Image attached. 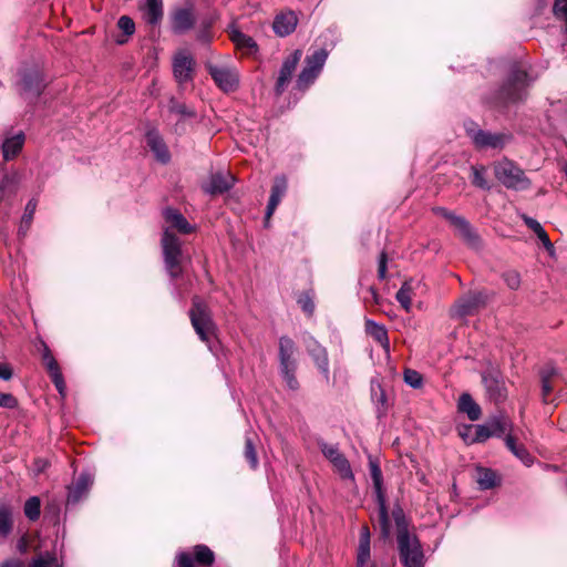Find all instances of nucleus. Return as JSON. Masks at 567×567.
<instances>
[{"mask_svg": "<svg viewBox=\"0 0 567 567\" xmlns=\"http://www.w3.org/2000/svg\"><path fill=\"white\" fill-rule=\"evenodd\" d=\"M168 112L171 114L177 115L181 120L196 116L194 109L187 106L185 103L179 102L175 97H171L168 101Z\"/></svg>", "mask_w": 567, "mask_h": 567, "instance_id": "obj_36", "label": "nucleus"}, {"mask_svg": "<svg viewBox=\"0 0 567 567\" xmlns=\"http://www.w3.org/2000/svg\"><path fill=\"white\" fill-rule=\"evenodd\" d=\"M445 220H447L457 230L458 236L468 247L473 249H478L481 247L480 236L464 217L450 210Z\"/></svg>", "mask_w": 567, "mask_h": 567, "instance_id": "obj_16", "label": "nucleus"}, {"mask_svg": "<svg viewBox=\"0 0 567 567\" xmlns=\"http://www.w3.org/2000/svg\"><path fill=\"white\" fill-rule=\"evenodd\" d=\"M233 186V177L223 173L210 176L209 184L204 188L206 193L216 195L229 190Z\"/></svg>", "mask_w": 567, "mask_h": 567, "instance_id": "obj_27", "label": "nucleus"}, {"mask_svg": "<svg viewBox=\"0 0 567 567\" xmlns=\"http://www.w3.org/2000/svg\"><path fill=\"white\" fill-rule=\"evenodd\" d=\"M472 184L481 189H489L491 186L486 179V168L484 166L472 167Z\"/></svg>", "mask_w": 567, "mask_h": 567, "instance_id": "obj_42", "label": "nucleus"}, {"mask_svg": "<svg viewBox=\"0 0 567 567\" xmlns=\"http://www.w3.org/2000/svg\"><path fill=\"white\" fill-rule=\"evenodd\" d=\"M18 400L11 393L0 392V408L4 409H16L18 408Z\"/></svg>", "mask_w": 567, "mask_h": 567, "instance_id": "obj_51", "label": "nucleus"}, {"mask_svg": "<svg viewBox=\"0 0 567 567\" xmlns=\"http://www.w3.org/2000/svg\"><path fill=\"white\" fill-rule=\"evenodd\" d=\"M13 529L12 507L0 504V539H6Z\"/></svg>", "mask_w": 567, "mask_h": 567, "instance_id": "obj_34", "label": "nucleus"}, {"mask_svg": "<svg viewBox=\"0 0 567 567\" xmlns=\"http://www.w3.org/2000/svg\"><path fill=\"white\" fill-rule=\"evenodd\" d=\"M513 454L526 465H529L532 463V456L523 445H518V447Z\"/></svg>", "mask_w": 567, "mask_h": 567, "instance_id": "obj_55", "label": "nucleus"}, {"mask_svg": "<svg viewBox=\"0 0 567 567\" xmlns=\"http://www.w3.org/2000/svg\"><path fill=\"white\" fill-rule=\"evenodd\" d=\"M392 517L396 527V543L400 561L404 567H424L425 555L416 534L409 528V520L401 508L395 506Z\"/></svg>", "mask_w": 567, "mask_h": 567, "instance_id": "obj_2", "label": "nucleus"}, {"mask_svg": "<svg viewBox=\"0 0 567 567\" xmlns=\"http://www.w3.org/2000/svg\"><path fill=\"white\" fill-rule=\"evenodd\" d=\"M298 303L300 305L301 309L307 312L308 315H312L315 310V303L312 299L308 295H303L298 299Z\"/></svg>", "mask_w": 567, "mask_h": 567, "instance_id": "obj_53", "label": "nucleus"}, {"mask_svg": "<svg viewBox=\"0 0 567 567\" xmlns=\"http://www.w3.org/2000/svg\"><path fill=\"white\" fill-rule=\"evenodd\" d=\"M538 375L542 389V400L545 404L551 403L554 401V399H551V394L556 388L560 372L554 364L547 363L539 370Z\"/></svg>", "mask_w": 567, "mask_h": 567, "instance_id": "obj_17", "label": "nucleus"}, {"mask_svg": "<svg viewBox=\"0 0 567 567\" xmlns=\"http://www.w3.org/2000/svg\"><path fill=\"white\" fill-rule=\"evenodd\" d=\"M522 219L525 223V225L535 233V235L543 243L547 251L551 254L554 251V245L551 244L544 227L536 219L525 214L522 215Z\"/></svg>", "mask_w": 567, "mask_h": 567, "instance_id": "obj_31", "label": "nucleus"}, {"mask_svg": "<svg viewBox=\"0 0 567 567\" xmlns=\"http://www.w3.org/2000/svg\"><path fill=\"white\" fill-rule=\"evenodd\" d=\"M287 179L285 176H277L274 179V185L271 187V194L269 197V202L266 208V218H270L277 206L279 205L281 198L287 192Z\"/></svg>", "mask_w": 567, "mask_h": 567, "instance_id": "obj_25", "label": "nucleus"}, {"mask_svg": "<svg viewBox=\"0 0 567 567\" xmlns=\"http://www.w3.org/2000/svg\"><path fill=\"white\" fill-rule=\"evenodd\" d=\"M24 142L25 135L22 131L13 135L7 133L1 145L3 161L14 159L21 153Z\"/></svg>", "mask_w": 567, "mask_h": 567, "instance_id": "obj_21", "label": "nucleus"}, {"mask_svg": "<svg viewBox=\"0 0 567 567\" xmlns=\"http://www.w3.org/2000/svg\"><path fill=\"white\" fill-rule=\"evenodd\" d=\"M466 132L474 145L480 150H501L511 140V135L506 133H491L480 128H467Z\"/></svg>", "mask_w": 567, "mask_h": 567, "instance_id": "obj_13", "label": "nucleus"}, {"mask_svg": "<svg viewBox=\"0 0 567 567\" xmlns=\"http://www.w3.org/2000/svg\"><path fill=\"white\" fill-rule=\"evenodd\" d=\"M209 75L225 93L235 92L239 86V74L229 66L208 65Z\"/></svg>", "mask_w": 567, "mask_h": 567, "instance_id": "obj_14", "label": "nucleus"}, {"mask_svg": "<svg viewBox=\"0 0 567 567\" xmlns=\"http://www.w3.org/2000/svg\"><path fill=\"white\" fill-rule=\"evenodd\" d=\"M319 449L323 456L329 460L331 463H333L336 460H338L343 454L339 451L337 445H331L326 443L324 441L318 442Z\"/></svg>", "mask_w": 567, "mask_h": 567, "instance_id": "obj_47", "label": "nucleus"}, {"mask_svg": "<svg viewBox=\"0 0 567 567\" xmlns=\"http://www.w3.org/2000/svg\"><path fill=\"white\" fill-rule=\"evenodd\" d=\"M495 178L506 188L526 190L532 182L525 172L513 161L504 157L493 165Z\"/></svg>", "mask_w": 567, "mask_h": 567, "instance_id": "obj_7", "label": "nucleus"}, {"mask_svg": "<svg viewBox=\"0 0 567 567\" xmlns=\"http://www.w3.org/2000/svg\"><path fill=\"white\" fill-rule=\"evenodd\" d=\"M489 300V296L486 291H470L456 300L451 308L452 318H465L474 316L482 308H484Z\"/></svg>", "mask_w": 567, "mask_h": 567, "instance_id": "obj_9", "label": "nucleus"}, {"mask_svg": "<svg viewBox=\"0 0 567 567\" xmlns=\"http://www.w3.org/2000/svg\"><path fill=\"white\" fill-rule=\"evenodd\" d=\"M93 484L89 473H81L68 487V504H76L85 497Z\"/></svg>", "mask_w": 567, "mask_h": 567, "instance_id": "obj_20", "label": "nucleus"}, {"mask_svg": "<svg viewBox=\"0 0 567 567\" xmlns=\"http://www.w3.org/2000/svg\"><path fill=\"white\" fill-rule=\"evenodd\" d=\"M163 217L168 225L163 229L161 247L165 270L169 277L175 280L183 276V248L181 239L172 231L188 235L195 231V226L190 225L185 216L175 208L166 207L163 210Z\"/></svg>", "mask_w": 567, "mask_h": 567, "instance_id": "obj_1", "label": "nucleus"}, {"mask_svg": "<svg viewBox=\"0 0 567 567\" xmlns=\"http://www.w3.org/2000/svg\"><path fill=\"white\" fill-rule=\"evenodd\" d=\"M229 38L237 49L246 51L247 53H252L258 50L256 41L237 29L230 31Z\"/></svg>", "mask_w": 567, "mask_h": 567, "instance_id": "obj_32", "label": "nucleus"}, {"mask_svg": "<svg viewBox=\"0 0 567 567\" xmlns=\"http://www.w3.org/2000/svg\"><path fill=\"white\" fill-rule=\"evenodd\" d=\"M487 427H489V431L493 436H502L505 434L509 426V421L505 416H499L493 419L491 422L486 424Z\"/></svg>", "mask_w": 567, "mask_h": 567, "instance_id": "obj_43", "label": "nucleus"}, {"mask_svg": "<svg viewBox=\"0 0 567 567\" xmlns=\"http://www.w3.org/2000/svg\"><path fill=\"white\" fill-rule=\"evenodd\" d=\"M278 361L279 374L286 383V386L291 391H297L300 386L297 379V346L288 336H281L278 340Z\"/></svg>", "mask_w": 567, "mask_h": 567, "instance_id": "obj_5", "label": "nucleus"}, {"mask_svg": "<svg viewBox=\"0 0 567 567\" xmlns=\"http://www.w3.org/2000/svg\"><path fill=\"white\" fill-rule=\"evenodd\" d=\"M306 349L308 354L313 360L316 367L328 381L330 377L329 371V358L328 351L324 347H322L316 339L310 338L307 341Z\"/></svg>", "mask_w": 567, "mask_h": 567, "instance_id": "obj_18", "label": "nucleus"}, {"mask_svg": "<svg viewBox=\"0 0 567 567\" xmlns=\"http://www.w3.org/2000/svg\"><path fill=\"white\" fill-rule=\"evenodd\" d=\"M505 444L512 453H514L516 451V449L518 447V444H517L515 437L509 434L505 437Z\"/></svg>", "mask_w": 567, "mask_h": 567, "instance_id": "obj_59", "label": "nucleus"}, {"mask_svg": "<svg viewBox=\"0 0 567 567\" xmlns=\"http://www.w3.org/2000/svg\"><path fill=\"white\" fill-rule=\"evenodd\" d=\"M365 331L371 336L386 352L390 351V340L388 330L383 324H379L371 319L365 320Z\"/></svg>", "mask_w": 567, "mask_h": 567, "instance_id": "obj_28", "label": "nucleus"}, {"mask_svg": "<svg viewBox=\"0 0 567 567\" xmlns=\"http://www.w3.org/2000/svg\"><path fill=\"white\" fill-rule=\"evenodd\" d=\"M18 548L20 551H25V548H27V544H25V539L24 538H21L18 543Z\"/></svg>", "mask_w": 567, "mask_h": 567, "instance_id": "obj_64", "label": "nucleus"}, {"mask_svg": "<svg viewBox=\"0 0 567 567\" xmlns=\"http://www.w3.org/2000/svg\"><path fill=\"white\" fill-rule=\"evenodd\" d=\"M460 412L465 413L471 421H477L482 415L480 405L473 400L470 393H463L457 403Z\"/></svg>", "mask_w": 567, "mask_h": 567, "instance_id": "obj_29", "label": "nucleus"}, {"mask_svg": "<svg viewBox=\"0 0 567 567\" xmlns=\"http://www.w3.org/2000/svg\"><path fill=\"white\" fill-rule=\"evenodd\" d=\"M502 279L511 290H518L522 285L520 274L515 269L504 271Z\"/></svg>", "mask_w": 567, "mask_h": 567, "instance_id": "obj_45", "label": "nucleus"}, {"mask_svg": "<svg viewBox=\"0 0 567 567\" xmlns=\"http://www.w3.org/2000/svg\"><path fill=\"white\" fill-rule=\"evenodd\" d=\"M554 17L565 23V32L567 34V0H555L553 4Z\"/></svg>", "mask_w": 567, "mask_h": 567, "instance_id": "obj_48", "label": "nucleus"}, {"mask_svg": "<svg viewBox=\"0 0 567 567\" xmlns=\"http://www.w3.org/2000/svg\"><path fill=\"white\" fill-rule=\"evenodd\" d=\"M50 463L44 460V458H37L34 462H33V471L35 472L37 475L43 473L48 467H49Z\"/></svg>", "mask_w": 567, "mask_h": 567, "instance_id": "obj_58", "label": "nucleus"}, {"mask_svg": "<svg viewBox=\"0 0 567 567\" xmlns=\"http://www.w3.org/2000/svg\"><path fill=\"white\" fill-rule=\"evenodd\" d=\"M22 561L19 559H8L3 561L0 567H22Z\"/></svg>", "mask_w": 567, "mask_h": 567, "instance_id": "obj_62", "label": "nucleus"}, {"mask_svg": "<svg viewBox=\"0 0 567 567\" xmlns=\"http://www.w3.org/2000/svg\"><path fill=\"white\" fill-rule=\"evenodd\" d=\"M147 146L154 153L156 159L163 164H167L171 159L169 151L161 136L159 132L150 126L145 133Z\"/></svg>", "mask_w": 567, "mask_h": 567, "instance_id": "obj_19", "label": "nucleus"}, {"mask_svg": "<svg viewBox=\"0 0 567 567\" xmlns=\"http://www.w3.org/2000/svg\"><path fill=\"white\" fill-rule=\"evenodd\" d=\"M298 24V18L293 11L281 12L276 16L272 29L279 37H287L291 34Z\"/></svg>", "mask_w": 567, "mask_h": 567, "instance_id": "obj_24", "label": "nucleus"}, {"mask_svg": "<svg viewBox=\"0 0 567 567\" xmlns=\"http://www.w3.org/2000/svg\"><path fill=\"white\" fill-rule=\"evenodd\" d=\"M13 377V370L8 363L0 362V380L9 381Z\"/></svg>", "mask_w": 567, "mask_h": 567, "instance_id": "obj_57", "label": "nucleus"}, {"mask_svg": "<svg viewBox=\"0 0 567 567\" xmlns=\"http://www.w3.org/2000/svg\"><path fill=\"white\" fill-rule=\"evenodd\" d=\"M117 27L125 35H132L135 32V23L128 16H122L117 21Z\"/></svg>", "mask_w": 567, "mask_h": 567, "instance_id": "obj_49", "label": "nucleus"}, {"mask_svg": "<svg viewBox=\"0 0 567 567\" xmlns=\"http://www.w3.org/2000/svg\"><path fill=\"white\" fill-rule=\"evenodd\" d=\"M403 379L413 389H421L423 386V377L416 370L405 369L403 371Z\"/></svg>", "mask_w": 567, "mask_h": 567, "instance_id": "obj_46", "label": "nucleus"}, {"mask_svg": "<svg viewBox=\"0 0 567 567\" xmlns=\"http://www.w3.org/2000/svg\"><path fill=\"white\" fill-rule=\"evenodd\" d=\"M140 9L147 24L157 25L162 22L164 17L163 0H145Z\"/></svg>", "mask_w": 567, "mask_h": 567, "instance_id": "obj_26", "label": "nucleus"}, {"mask_svg": "<svg viewBox=\"0 0 567 567\" xmlns=\"http://www.w3.org/2000/svg\"><path fill=\"white\" fill-rule=\"evenodd\" d=\"M491 436L493 435L489 431V427H487L486 424H481L476 426V436L474 440L475 442H484Z\"/></svg>", "mask_w": 567, "mask_h": 567, "instance_id": "obj_54", "label": "nucleus"}, {"mask_svg": "<svg viewBox=\"0 0 567 567\" xmlns=\"http://www.w3.org/2000/svg\"><path fill=\"white\" fill-rule=\"evenodd\" d=\"M527 79L528 74L526 71L518 68L513 69L506 81L493 94L492 105L501 110L524 101L527 96Z\"/></svg>", "mask_w": 567, "mask_h": 567, "instance_id": "obj_3", "label": "nucleus"}, {"mask_svg": "<svg viewBox=\"0 0 567 567\" xmlns=\"http://www.w3.org/2000/svg\"><path fill=\"white\" fill-rule=\"evenodd\" d=\"M364 540L367 542V545H370V532L367 526H364L361 530L359 544H363Z\"/></svg>", "mask_w": 567, "mask_h": 567, "instance_id": "obj_61", "label": "nucleus"}, {"mask_svg": "<svg viewBox=\"0 0 567 567\" xmlns=\"http://www.w3.org/2000/svg\"><path fill=\"white\" fill-rule=\"evenodd\" d=\"M194 59L190 55L179 54L174 59L173 72L178 83H185L193 79Z\"/></svg>", "mask_w": 567, "mask_h": 567, "instance_id": "obj_23", "label": "nucleus"}, {"mask_svg": "<svg viewBox=\"0 0 567 567\" xmlns=\"http://www.w3.org/2000/svg\"><path fill=\"white\" fill-rule=\"evenodd\" d=\"M244 456L252 470H256L258 467L256 444L250 436H246L245 439Z\"/></svg>", "mask_w": 567, "mask_h": 567, "instance_id": "obj_41", "label": "nucleus"}, {"mask_svg": "<svg viewBox=\"0 0 567 567\" xmlns=\"http://www.w3.org/2000/svg\"><path fill=\"white\" fill-rule=\"evenodd\" d=\"M301 56L302 50L296 49L284 59L274 87L277 96H281L291 82Z\"/></svg>", "mask_w": 567, "mask_h": 567, "instance_id": "obj_12", "label": "nucleus"}, {"mask_svg": "<svg viewBox=\"0 0 567 567\" xmlns=\"http://www.w3.org/2000/svg\"><path fill=\"white\" fill-rule=\"evenodd\" d=\"M20 177L17 172L8 173L4 165L0 164V190L13 195L19 186Z\"/></svg>", "mask_w": 567, "mask_h": 567, "instance_id": "obj_33", "label": "nucleus"}, {"mask_svg": "<svg viewBox=\"0 0 567 567\" xmlns=\"http://www.w3.org/2000/svg\"><path fill=\"white\" fill-rule=\"evenodd\" d=\"M332 465L342 478L354 480V475L351 470V465L344 455H342L338 460H336L332 463Z\"/></svg>", "mask_w": 567, "mask_h": 567, "instance_id": "obj_44", "label": "nucleus"}, {"mask_svg": "<svg viewBox=\"0 0 567 567\" xmlns=\"http://www.w3.org/2000/svg\"><path fill=\"white\" fill-rule=\"evenodd\" d=\"M370 559V545H367L364 540L363 544H359L358 553H357V565H367Z\"/></svg>", "mask_w": 567, "mask_h": 567, "instance_id": "obj_50", "label": "nucleus"}, {"mask_svg": "<svg viewBox=\"0 0 567 567\" xmlns=\"http://www.w3.org/2000/svg\"><path fill=\"white\" fill-rule=\"evenodd\" d=\"M22 87L25 92L39 96L44 89V83L41 74L38 71H30L23 74L21 80Z\"/></svg>", "mask_w": 567, "mask_h": 567, "instance_id": "obj_30", "label": "nucleus"}, {"mask_svg": "<svg viewBox=\"0 0 567 567\" xmlns=\"http://www.w3.org/2000/svg\"><path fill=\"white\" fill-rule=\"evenodd\" d=\"M172 30L176 34L185 33L195 24V17L192 9L178 8L171 16Z\"/></svg>", "mask_w": 567, "mask_h": 567, "instance_id": "obj_22", "label": "nucleus"}, {"mask_svg": "<svg viewBox=\"0 0 567 567\" xmlns=\"http://www.w3.org/2000/svg\"><path fill=\"white\" fill-rule=\"evenodd\" d=\"M188 316L196 334L210 349L213 340L217 337V326L210 308L200 297L194 296Z\"/></svg>", "mask_w": 567, "mask_h": 567, "instance_id": "obj_4", "label": "nucleus"}, {"mask_svg": "<svg viewBox=\"0 0 567 567\" xmlns=\"http://www.w3.org/2000/svg\"><path fill=\"white\" fill-rule=\"evenodd\" d=\"M432 212L434 215L440 216L445 219L450 210L442 206H435L432 208Z\"/></svg>", "mask_w": 567, "mask_h": 567, "instance_id": "obj_60", "label": "nucleus"}, {"mask_svg": "<svg viewBox=\"0 0 567 567\" xmlns=\"http://www.w3.org/2000/svg\"><path fill=\"white\" fill-rule=\"evenodd\" d=\"M369 471L373 482L375 502L379 507L378 524L382 538H388L391 534L390 518L386 506L385 493L383 489V476L380 464L375 457L369 455Z\"/></svg>", "mask_w": 567, "mask_h": 567, "instance_id": "obj_6", "label": "nucleus"}, {"mask_svg": "<svg viewBox=\"0 0 567 567\" xmlns=\"http://www.w3.org/2000/svg\"><path fill=\"white\" fill-rule=\"evenodd\" d=\"M367 292L369 293V297L368 296L364 297V301L367 303L373 302L374 305H379L381 302V297L379 296L377 288H374L373 286H370L367 289Z\"/></svg>", "mask_w": 567, "mask_h": 567, "instance_id": "obj_56", "label": "nucleus"}, {"mask_svg": "<svg viewBox=\"0 0 567 567\" xmlns=\"http://www.w3.org/2000/svg\"><path fill=\"white\" fill-rule=\"evenodd\" d=\"M178 567H212L215 563L214 551L206 545H196L188 551H181L176 556Z\"/></svg>", "mask_w": 567, "mask_h": 567, "instance_id": "obj_11", "label": "nucleus"}, {"mask_svg": "<svg viewBox=\"0 0 567 567\" xmlns=\"http://www.w3.org/2000/svg\"><path fill=\"white\" fill-rule=\"evenodd\" d=\"M476 482L481 489L493 488L497 484L496 473L489 468H478Z\"/></svg>", "mask_w": 567, "mask_h": 567, "instance_id": "obj_38", "label": "nucleus"}, {"mask_svg": "<svg viewBox=\"0 0 567 567\" xmlns=\"http://www.w3.org/2000/svg\"><path fill=\"white\" fill-rule=\"evenodd\" d=\"M210 27V23H205V30L202 31L199 34H198V39L200 41H208L209 40V37H208V32L207 30L209 29Z\"/></svg>", "mask_w": 567, "mask_h": 567, "instance_id": "obj_63", "label": "nucleus"}, {"mask_svg": "<svg viewBox=\"0 0 567 567\" xmlns=\"http://www.w3.org/2000/svg\"><path fill=\"white\" fill-rule=\"evenodd\" d=\"M482 382L485 388L486 396L495 404L506 401L508 393L505 385L503 373L495 369L489 368L482 373Z\"/></svg>", "mask_w": 567, "mask_h": 567, "instance_id": "obj_10", "label": "nucleus"}, {"mask_svg": "<svg viewBox=\"0 0 567 567\" xmlns=\"http://www.w3.org/2000/svg\"><path fill=\"white\" fill-rule=\"evenodd\" d=\"M413 287L412 281H404L395 295V299L405 311L411 310Z\"/></svg>", "mask_w": 567, "mask_h": 567, "instance_id": "obj_37", "label": "nucleus"}, {"mask_svg": "<svg viewBox=\"0 0 567 567\" xmlns=\"http://www.w3.org/2000/svg\"><path fill=\"white\" fill-rule=\"evenodd\" d=\"M56 565L60 564L58 563L55 554L45 551L44 554L32 558L28 567H55Z\"/></svg>", "mask_w": 567, "mask_h": 567, "instance_id": "obj_40", "label": "nucleus"}, {"mask_svg": "<svg viewBox=\"0 0 567 567\" xmlns=\"http://www.w3.org/2000/svg\"><path fill=\"white\" fill-rule=\"evenodd\" d=\"M386 269H388V255L385 251H382L379 256L378 260V278L380 280H384L386 278Z\"/></svg>", "mask_w": 567, "mask_h": 567, "instance_id": "obj_52", "label": "nucleus"}, {"mask_svg": "<svg viewBox=\"0 0 567 567\" xmlns=\"http://www.w3.org/2000/svg\"><path fill=\"white\" fill-rule=\"evenodd\" d=\"M37 206H38V202L34 198L30 199L27 203L24 213L21 217L19 229H18L19 236L24 237L27 235V233L29 231L32 220H33V216H34Z\"/></svg>", "mask_w": 567, "mask_h": 567, "instance_id": "obj_35", "label": "nucleus"}, {"mask_svg": "<svg viewBox=\"0 0 567 567\" xmlns=\"http://www.w3.org/2000/svg\"><path fill=\"white\" fill-rule=\"evenodd\" d=\"M41 349H42V352H41L42 363H43L51 381L55 385L58 392L62 396H64L66 386H65L64 378L61 372L60 365H59L58 361L55 360V358L53 357L48 344L43 341L41 342Z\"/></svg>", "mask_w": 567, "mask_h": 567, "instance_id": "obj_15", "label": "nucleus"}, {"mask_svg": "<svg viewBox=\"0 0 567 567\" xmlns=\"http://www.w3.org/2000/svg\"><path fill=\"white\" fill-rule=\"evenodd\" d=\"M328 54L326 49L320 48L305 58V65L295 83L296 91L306 92L315 83L324 66Z\"/></svg>", "mask_w": 567, "mask_h": 567, "instance_id": "obj_8", "label": "nucleus"}, {"mask_svg": "<svg viewBox=\"0 0 567 567\" xmlns=\"http://www.w3.org/2000/svg\"><path fill=\"white\" fill-rule=\"evenodd\" d=\"M23 512L25 517L34 522L39 519L41 515V501L38 496H32L28 498L24 503Z\"/></svg>", "mask_w": 567, "mask_h": 567, "instance_id": "obj_39", "label": "nucleus"}]
</instances>
